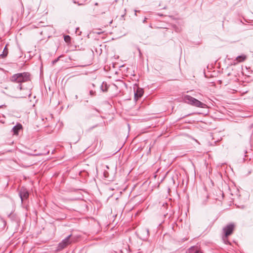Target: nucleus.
<instances>
[{"label": "nucleus", "mask_w": 253, "mask_h": 253, "mask_svg": "<svg viewBox=\"0 0 253 253\" xmlns=\"http://www.w3.org/2000/svg\"><path fill=\"white\" fill-rule=\"evenodd\" d=\"M10 80L12 82L19 84L17 88L20 90H22V83L30 81L31 80V75L28 72L17 73L12 76Z\"/></svg>", "instance_id": "f257e3e1"}, {"label": "nucleus", "mask_w": 253, "mask_h": 253, "mask_svg": "<svg viewBox=\"0 0 253 253\" xmlns=\"http://www.w3.org/2000/svg\"><path fill=\"white\" fill-rule=\"evenodd\" d=\"M183 100L185 103L197 107L204 108L206 106L205 104L188 95L184 96Z\"/></svg>", "instance_id": "f03ea898"}, {"label": "nucleus", "mask_w": 253, "mask_h": 253, "mask_svg": "<svg viewBox=\"0 0 253 253\" xmlns=\"http://www.w3.org/2000/svg\"><path fill=\"white\" fill-rule=\"evenodd\" d=\"M235 229V224L233 223H231L224 227L222 229L223 235L222 236V239L225 241L227 240L228 241V237L231 235Z\"/></svg>", "instance_id": "7ed1b4c3"}, {"label": "nucleus", "mask_w": 253, "mask_h": 253, "mask_svg": "<svg viewBox=\"0 0 253 253\" xmlns=\"http://www.w3.org/2000/svg\"><path fill=\"white\" fill-rule=\"evenodd\" d=\"M19 196L21 201L23 202L24 200L29 197V193L26 189H21L19 192Z\"/></svg>", "instance_id": "20e7f679"}, {"label": "nucleus", "mask_w": 253, "mask_h": 253, "mask_svg": "<svg viewBox=\"0 0 253 253\" xmlns=\"http://www.w3.org/2000/svg\"><path fill=\"white\" fill-rule=\"evenodd\" d=\"M144 93L143 90L142 88L138 87L136 90H134V99L138 100L142 97Z\"/></svg>", "instance_id": "39448f33"}, {"label": "nucleus", "mask_w": 253, "mask_h": 253, "mask_svg": "<svg viewBox=\"0 0 253 253\" xmlns=\"http://www.w3.org/2000/svg\"><path fill=\"white\" fill-rule=\"evenodd\" d=\"M22 128V126L20 124H17L12 128L13 134L15 135H18L19 130H20Z\"/></svg>", "instance_id": "423d86ee"}, {"label": "nucleus", "mask_w": 253, "mask_h": 253, "mask_svg": "<svg viewBox=\"0 0 253 253\" xmlns=\"http://www.w3.org/2000/svg\"><path fill=\"white\" fill-rule=\"evenodd\" d=\"M186 253H203L200 250L198 249L197 247L193 246L190 248Z\"/></svg>", "instance_id": "0eeeda50"}, {"label": "nucleus", "mask_w": 253, "mask_h": 253, "mask_svg": "<svg viewBox=\"0 0 253 253\" xmlns=\"http://www.w3.org/2000/svg\"><path fill=\"white\" fill-rule=\"evenodd\" d=\"M67 245L62 241L58 244V250H60L65 248Z\"/></svg>", "instance_id": "6e6552de"}, {"label": "nucleus", "mask_w": 253, "mask_h": 253, "mask_svg": "<svg viewBox=\"0 0 253 253\" xmlns=\"http://www.w3.org/2000/svg\"><path fill=\"white\" fill-rule=\"evenodd\" d=\"M108 85L106 83H103L101 86V89L104 92L107 91L108 90Z\"/></svg>", "instance_id": "1a4fd4ad"}, {"label": "nucleus", "mask_w": 253, "mask_h": 253, "mask_svg": "<svg viewBox=\"0 0 253 253\" xmlns=\"http://www.w3.org/2000/svg\"><path fill=\"white\" fill-rule=\"evenodd\" d=\"M71 236V235H69L68 237H67L65 239L62 240V242L65 243L67 245H68L71 243V241L70 240V237Z\"/></svg>", "instance_id": "9d476101"}, {"label": "nucleus", "mask_w": 253, "mask_h": 253, "mask_svg": "<svg viewBox=\"0 0 253 253\" xmlns=\"http://www.w3.org/2000/svg\"><path fill=\"white\" fill-rule=\"evenodd\" d=\"M246 58V57L245 55H240V56H238L236 58V60L238 62H242L245 60Z\"/></svg>", "instance_id": "9b49d317"}, {"label": "nucleus", "mask_w": 253, "mask_h": 253, "mask_svg": "<svg viewBox=\"0 0 253 253\" xmlns=\"http://www.w3.org/2000/svg\"><path fill=\"white\" fill-rule=\"evenodd\" d=\"M7 54H8V49L6 48V46H5V47L4 48L2 54H1L0 55V56H2V57H5L7 55Z\"/></svg>", "instance_id": "f8f14e48"}, {"label": "nucleus", "mask_w": 253, "mask_h": 253, "mask_svg": "<svg viewBox=\"0 0 253 253\" xmlns=\"http://www.w3.org/2000/svg\"><path fill=\"white\" fill-rule=\"evenodd\" d=\"M64 39L66 42L69 43L71 41V37L69 35L65 36Z\"/></svg>", "instance_id": "ddd939ff"}, {"label": "nucleus", "mask_w": 253, "mask_h": 253, "mask_svg": "<svg viewBox=\"0 0 253 253\" xmlns=\"http://www.w3.org/2000/svg\"><path fill=\"white\" fill-rule=\"evenodd\" d=\"M89 93H90V95H91V96H93V95H95V91H93V90H90V91H89Z\"/></svg>", "instance_id": "4468645a"}, {"label": "nucleus", "mask_w": 253, "mask_h": 253, "mask_svg": "<svg viewBox=\"0 0 253 253\" xmlns=\"http://www.w3.org/2000/svg\"><path fill=\"white\" fill-rule=\"evenodd\" d=\"M26 91L27 92V93H26L25 96H27V95L30 96L31 95V94L30 93L29 90L27 89Z\"/></svg>", "instance_id": "2eb2a0df"}, {"label": "nucleus", "mask_w": 253, "mask_h": 253, "mask_svg": "<svg viewBox=\"0 0 253 253\" xmlns=\"http://www.w3.org/2000/svg\"><path fill=\"white\" fill-rule=\"evenodd\" d=\"M126 14V13H125L124 14L122 15L121 16V19L122 20H125V18H124V17H125V15Z\"/></svg>", "instance_id": "dca6fc26"}, {"label": "nucleus", "mask_w": 253, "mask_h": 253, "mask_svg": "<svg viewBox=\"0 0 253 253\" xmlns=\"http://www.w3.org/2000/svg\"><path fill=\"white\" fill-rule=\"evenodd\" d=\"M58 61V58L57 59H55L54 60H53L52 61V64H54L55 63H56L57 61Z\"/></svg>", "instance_id": "f3484780"}, {"label": "nucleus", "mask_w": 253, "mask_h": 253, "mask_svg": "<svg viewBox=\"0 0 253 253\" xmlns=\"http://www.w3.org/2000/svg\"><path fill=\"white\" fill-rule=\"evenodd\" d=\"M224 241V242L226 244H229V243L228 241H227V240H225V241Z\"/></svg>", "instance_id": "a211bd4d"}, {"label": "nucleus", "mask_w": 253, "mask_h": 253, "mask_svg": "<svg viewBox=\"0 0 253 253\" xmlns=\"http://www.w3.org/2000/svg\"><path fill=\"white\" fill-rule=\"evenodd\" d=\"M147 18H145L144 19L143 21V23H145L146 22Z\"/></svg>", "instance_id": "6ab92c4d"}, {"label": "nucleus", "mask_w": 253, "mask_h": 253, "mask_svg": "<svg viewBox=\"0 0 253 253\" xmlns=\"http://www.w3.org/2000/svg\"><path fill=\"white\" fill-rule=\"evenodd\" d=\"M137 11H137V10H134V12H135V16H136V15H137L136 13H137Z\"/></svg>", "instance_id": "aec40b11"}, {"label": "nucleus", "mask_w": 253, "mask_h": 253, "mask_svg": "<svg viewBox=\"0 0 253 253\" xmlns=\"http://www.w3.org/2000/svg\"><path fill=\"white\" fill-rule=\"evenodd\" d=\"M146 231H147V234H149V230H148V229H147V230H146Z\"/></svg>", "instance_id": "412c9836"}, {"label": "nucleus", "mask_w": 253, "mask_h": 253, "mask_svg": "<svg viewBox=\"0 0 253 253\" xmlns=\"http://www.w3.org/2000/svg\"><path fill=\"white\" fill-rule=\"evenodd\" d=\"M112 20L111 21V22H110V24H111L112 23Z\"/></svg>", "instance_id": "4be33fe9"}, {"label": "nucleus", "mask_w": 253, "mask_h": 253, "mask_svg": "<svg viewBox=\"0 0 253 253\" xmlns=\"http://www.w3.org/2000/svg\"><path fill=\"white\" fill-rule=\"evenodd\" d=\"M94 127H95V126H92V127L91 128V129L93 128Z\"/></svg>", "instance_id": "5701e85b"}, {"label": "nucleus", "mask_w": 253, "mask_h": 253, "mask_svg": "<svg viewBox=\"0 0 253 253\" xmlns=\"http://www.w3.org/2000/svg\"><path fill=\"white\" fill-rule=\"evenodd\" d=\"M74 3H76V1H74Z\"/></svg>", "instance_id": "b1692460"}, {"label": "nucleus", "mask_w": 253, "mask_h": 253, "mask_svg": "<svg viewBox=\"0 0 253 253\" xmlns=\"http://www.w3.org/2000/svg\"><path fill=\"white\" fill-rule=\"evenodd\" d=\"M104 175H105V177H107V176H106V174H105V173H104Z\"/></svg>", "instance_id": "393cba45"}, {"label": "nucleus", "mask_w": 253, "mask_h": 253, "mask_svg": "<svg viewBox=\"0 0 253 253\" xmlns=\"http://www.w3.org/2000/svg\"><path fill=\"white\" fill-rule=\"evenodd\" d=\"M78 5H82V4L78 3Z\"/></svg>", "instance_id": "a878e982"}]
</instances>
